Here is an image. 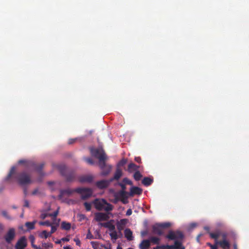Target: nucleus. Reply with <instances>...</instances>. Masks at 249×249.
Here are the masks:
<instances>
[{"label":"nucleus","instance_id":"2","mask_svg":"<svg viewBox=\"0 0 249 249\" xmlns=\"http://www.w3.org/2000/svg\"><path fill=\"white\" fill-rule=\"evenodd\" d=\"M18 163L24 164L25 167L27 169H34L38 172H40L41 171L44 165L43 163H41L38 164L31 160H19L18 161Z\"/></svg>","mask_w":249,"mask_h":249},{"label":"nucleus","instance_id":"19","mask_svg":"<svg viewBox=\"0 0 249 249\" xmlns=\"http://www.w3.org/2000/svg\"><path fill=\"white\" fill-rule=\"evenodd\" d=\"M122 171L120 168H117L113 178H110L111 182L114 180H118L122 176Z\"/></svg>","mask_w":249,"mask_h":249},{"label":"nucleus","instance_id":"43","mask_svg":"<svg viewBox=\"0 0 249 249\" xmlns=\"http://www.w3.org/2000/svg\"><path fill=\"white\" fill-rule=\"evenodd\" d=\"M2 215L8 219H11L10 217L8 215V213L5 211H2L1 212Z\"/></svg>","mask_w":249,"mask_h":249},{"label":"nucleus","instance_id":"46","mask_svg":"<svg viewBox=\"0 0 249 249\" xmlns=\"http://www.w3.org/2000/svg\"><path fill=\"white\" fill-rule=\"evenodd\" d=\"M78 139L77 138H75V139H70L69 140V141H68V143L69 144H73L74 143V142H75L77 141Z\"/></svg>","mask_w":249,"mask_h":249},{"label":"nucleus","instance_id":"15","mask_svg":"<svg viewBox=\"0 0 249 249\" xmlns=\"http://www.w3.org/2000/svg\"><path fill=\"white\" fill-rule=\"evenodd\" d=\"M93 178H94V177L92 175H84V176H81L79 178V181L81 183H84V182L91 183L92 182Z\"/></svg>","mask_w":249,"mask_h":249},{"label":"nucleus","instance_id":"28","mask_svg":"<svg viewBox=\"0 0 249 249\" xmlns=\"http://www.w3.org/2000/svg\"><path fill=\"white\" fill-rule=\"evenodd\" d=\"M36 221L33 222H27L25 223V226L27 228L28 230H32L35 229V225L36 224Z\"/></svg>","mask_w":249,"mask_h":249},{"label":"nucleus","instance_id":"40","mask_svg":"<svg viewBox=\"0 0 249 249\" xmlns=\"http://www.w3.org/2000/svg\"><path fill=\"white\" fill-rule=\"evenodd\" d=\"M50 227H51V230L49 232L51 235L53 233L57 230V227L53 225V224Z\"/></svg>","mask_w":249,"mask_h":249},{"label":"nucleus","instance_id":"9","mask_svg":"<svg viewBox=\"0 0 249 249\" xmlns=\"http://www.w3.org/2000/svg\"><path fill=\"white\" fill-rule=\"evenodd\" d=\"M15 230L14 228H11L9 230L4 236L6 242L10 243L15 237Z\"/></svg>","mask_w":249,"mask_h":249},{"label":"nucleus","instance_id":"24","mask_svg":"<svg viewBox=\"0 0 249 249\" xmlns=\"http://www.w3.org/2000/svg\"><path fill=\"white\" fill-rule=\"evenodd\" d=\"M126 219H123L120 220L119 223H118L117 224V228L119 232L121 233V231H122L124 229V226L125 224Z\"/></svg>","mask_w":249,"mask_h":249},{"label":"nucleus","instance_id":"20","mask_svg":"<svg viewBox=\"0 0 249 249\" xmlns=\"http://www.w3.org/2000/svg\"><path fill=\"white\" fill-rule=\"evenodd\" d=\"M124 234L125 237L127 239V240L132 241L133 239L132 231L130 229H126L124 231Z\"/></svg>","mask_w":249,"mask_h":249},{"label":"nucleus","instance_id":"49","mask_svg":"<svg viewBox=\"0 0 249 249\" xmlns=\"http://www.w3.org/2000/svg\"><path fill=\"white\" fill-rule=\"evenodd\" d=\"M49 216V213H42L40 214V218L42 219H44L47 217Z\"/></svg>","mask_w":249,"mask_h":249},{"label":"nucleus","instance_id":"7","mask_svg":"<svg viewBox=\"0 0 249 249\" xmlns=\"http://www.w3.org/2000/svg\"><path fill=\"white\" fill-rule=\"evenodd\" d=\"M107 160H104L100 163H98L99 166L101 170V175L106 176L108 175L112 169V166L106 163Z\"/></svg>","mask_w":249,"mask_h":249},{"label":"nucleus","instance_id":"11","mask_svg":"<svg viewBox=\"0 0 249 249\" xmlns=\"http://www.w3.org/2000/svg\"><path fill=\"white\" fill-rule=\"evenodd\" d=\"M111 181L108 180H101L96 182V186L100 189H103L107 188L110 183Z\"/></svg>","mask_w":249,"mask_h":249},{"label":"nucleus","instance_id":"39","mask_svg":"<svg viewBox=\"0 0 249 249\" xmlns=\"http://www.w3.org/2000/svg\"><path fill=\"white\" fill-rule=\"evenodd\" d=\"M84 160L86 162L90 165H93L94 163V161L90 158H85Z\"/></svg>","mask_w":249,"mask_h":249},{"label":"nucleus","instance_id":"33","mask_svg":"<svg viewBox=\"0 0 249 249\" xmlns=\"http://www.w3.org/2000/svg\"><path fill=\"white\" fill-rule=\"evenodd\" d=\"M133 177L136 181H139L142 178V175L139 171H137L134 173Z\"/></svg>","mask_w":249,"mask_h":249},{"label":"nucleus","instance_id":"58","mask_svg":"<svg viewBox=\"0 0 249 249\" xmlns=\"http://www.w3.org/2000/svg\"><path fill=\"white\" fill-rule=\"evenodd\" d=\"M34 240L32 241V246L34 249H37L38 247L36 245L33 244Z\"/></svg>","mask_w":249,"mask_h":249},{"label":"nucleus","instance_id":"47","mask_svg":"<svg viewBox=\"0 0 249 249\" xmlns=\"http://www.w3.org/2000/svg\"><path fill=\"white\" fill-rule=\"evenodd\" d=\"M87 238L89 239L94 238L93 236L92 235L89 230L87 234Z\"/></svg>","mask_w":249,"mask_h":249},{"label":"nucleus","instance_id":"42","mask_svg":"<svg viewBox=\"0 0 249 249\" xmlns=\"http://www.w3.org/2000/svg\"><path fill=\"white\" fill-rule=\"evenodd\" d=\"M104 226L105 227H108L110 231H114L115 230V226L114 225H110L109 226H108L107 224L105 223L104 224Z\"/></svg>","mask_w":249,"mask_h":249},{"label":"nucleus","instance_id":"57","mask_svg":"<svg viewBox=\"0 0 249 249\" xmlns=\"http://www.w3.org/2000/svg\"><path fill=\"white\" fill-rule=\"evenodd\" d=\"M34 240L32 241V246L34 249H37L38 247L36 245L33 244Z\"/></svg>","mask_w":249,"mask_h":249},{"label":"nucleus","instance_id":"48","mask_svg":"<svg viewBox=\"0 0 249 249\" xmlns=\"http://www.w3.org/2000/svg\"><path fill=\"white\" fill-rule=\"evenodd\" d=\"M74 241L75 242L76 245L78 246H80L81 242L80 240L78 238H75L73 239Z\"/></svg>","mask_w":249,"mask_h":249},{"label":"nucleus","instance_id":"18","mask_svg":"<svg viewBox=\"0 0 249 249\" xmlns=\"http://www.w3.org/2000/svg\"><path fill=\"white\" fill-rule=\"evenodd\" d=\"M149 240L148 239L143 240L139 244V248L140 249H149L150 247Z\"/></svg>","mask_w":249,"mask_h":249},{"label":"nucleus","instance_id":"6","mask_svg":"<svg viewBox=\"0 0 249 249\" xmlns=\"http://www.w3.org/2000/svg\"><path fill=\"white\" fill-rule=\"evenodd\" d=\"M76 193L81 195L82 199L85 200L90 197L92 190L89 188L79 187L76 188Z\"/></svg>","mask_w":249,"mask_h":249},{"label":"nucleus","instance_id":"16","mask_svg":"<svg viewBox=\"0 0 249 249\" xmlns=\"http://www.w3.org/2000/svg\"><path fill=\"white\" fill-rule=\"evenodd\" d=\"M108 218L107 215L102 213H97L95 214V219L97 221L107 220Z\"/></svg>","mask_w":249,"mask_h":249},{"label":"nucleus","instance_id":"56","mask_svg":"<svg viewBox=\"0 0 249 249\" xmlns=\"http://www.w3.org/2000/svg\"><path fill=\"white\" fill-rule=\"evenodd\" d=\"M80 220H83L86 218V216L84 214H80L79 215Z\"/></svg>","mask_w":249,"mask_h":249},{"label":"nucleus","instance_id":"25","mask_svg":"<svg viewBox=\"0 0 249 249\" xmlns=\"http://www.w3.org/2000/svg\"><path fill=\"white\" fill-rule=\"evenodd\" d=\"M148 240H149V243H153V244L159 245L160 242V239L159 237L155 236L150 237Z\"/></svg>","mask_w":249,"mask_h":249},{"label":"nucleus","instance_id":"62","mask_svg":"<svg viewBox=\"0 0 249 249\" xmlns=\"http://www.w3.org/2000/svg\"><path fill=\"white\" fill-rule=\"evenodd\" d=\"M64 249H71V248L69 246L64 247Z\"/></svg>","mask_w":249,"mask_h":249},{"label":"nucleus","instance_id":"53","mask_svg":"<svg viewBox=\"0 0 249 249\" xmlns=\"http://www.w3.org/2000/svg\"><path fill=\"white\" fill-rule=\"evenodd\" d=\"M132 213V211L131 209H129L127 210L126 215L127 216L130 215Z\"/></svg>","mask_w":249,"mask_h":249},{"label":"nucleus","instance_id":"29","mask_svg":"<svg viewBox=\"0 0 249 249\" xmlns=\"http://www.w3.org/2000/svg\"><path fill=\"white\" fill-rule=\"evenodd\" d=\"M16 172V167L15 166H13L11 169L10 171L5 178L6 180H9V179L11 178V177Z\"/></svg>","mask_w":249,"mask_h":249},{"label":"nucleus","instance_id":"44","mask_svg":"<svg viewBox=\"0 0 249 249\" xmlns=\"http://www.w3.org/2000/svg\"><path fill=\"white\" fill-rule=\"evenodd\" d=\"M119 185L121 187V191H125L126 185L125 184H124L123 182H120L119 183Z\"/></svg>","mask_w":249,"mask_h":249},{"label":"nucleus","instance_id":"34","mask_svg":"<svg viewBox=\"0 0 249 249\" xmlns=\"http://www.w3.org/2000/svg\"><path fill=\"white\" fill-rule=\"evenodd\" d=\"M109 235L112 240H116L118 238L119 236L117 234L116 231H114L112 232L109 233Z\"/></svg>","mask_w":249,"mask_h":249},{"label":"nucleus","instance_id":"45","mask_svg":"<svg viewBox=\"0 0 249 249\" xmlns=\"http://www.w3.org/2000/svg\"><path fill=\"white\" fill-rule=\"evenodd\" d=\"M207 245L211 248V249H213V248H216V249H217V244H216V242H215V244H214V245H212V244H211L210 243H207Z\"/></svg>","mask_w":249,"mask_h":249},{"label":"nucleus","instance_id":"27","mask_svg":"<svg viewBox=\"0 0 249 249\" xmlns=\"http://www.w3.org/2000/svg\"><path fill=\"white\" fill-rule=\"evenodd\" d=\"M220 232L217 231L216 232H209L210 236L211 238L214 239L215 240V242L217 241L218 238L220 236Z\"/></svg>","mask_w":249,"mask_h":249},{"label":"nucleus","instance_id":"26","mask_svg":"<svg viewBox=\"0 0 249 249\" xmlns=\"http://www.w3.org/2000/svg\"><path fill=\"white\" fill-rule=\"evenodd\" d=\"M128 196H129V193L126 191H121L120 192V196L122 199V201L124 203H125L126 202L124 201V199H126L128 198Z\"/></svg>","mask_w":249,"mask_h":249},{"label":"nucleus","instance_id":"36","mask_svg":"<svg viewBox=\"0 0 249 249\" xmlns=\"http://www.w3.org/2000/svg\"><path fill=\"white\" fill-rule=\"evenodd\" d=\"M122 182L124 184H125V185H126V184L130 185H133V183H132V181L130 180V179H129L127 178H124L123 179Z\"/></svg>","mask_w":249,"mask_h":249},{"label":"nucleus","instance_id":"23","mask_svg":"<svg viewBox=\"0 0 249 249\" xmlns=\"http://www.w3.org/2000/svg\"><path fill=\"white\" fill-rule=\"evenodd\" d=\"M61 228L62 230H64L66 231H69L71 228V224L69 222H67L66 221H63L61 224Z\"/></svg>","mask_w":249,"mask_h":249},{"label":"nucleus","instance_id":"17","mask_svg":"<svg viewBox=\"0 0 249 249\" xmlns=\"http://www.w3.org/2000/svg\"><path fill=\"white\" fill-rule=\"evenodd\" d=\"M216 244H219L223 249H229L230 247V244L227 240L216 241Z\"/></svg>","mask_w":249,"mask_h":249},{"label":"nucleus","instance_id":"64","mask_svg":"<svg viewBox=\"0 0 249 249\" xmlns=\"http://www.w3.org/2000/svg\"><path fill=\"white\" fill-rule=\"evenodd\" d=\"M160 249V246H157L156 247L154 248V249Z\"/></svg>","mask_w":249,"mask_h":249},{"label":"nucleus","instance_id":"31","mask_svg":"<svg viewBox=\"0 0 249 249\" xmlns=\"http://www.w3.org/2000/svg\"><path fill=\"white\" fill-rule=\"evenodd\" d=\"M112 209V205L106 201V204H105V205H104V208H103V210H104L105 211L108 212L111 211Z\"/></svg>","mask_w":249,"mask_h":249},{"label":"nucleus","instance_id":"1","mask_svg":"<svg viewBox=\"0 0 249 249\" xmlns=\"http://www.w3.org/2000/svg\"><path fill=\"white\" fill-rule=\"evenodd\" d=\"M184 236L182 232L179 231H170L165 236L169 240H174V245L160 246V249H185L182 246V240Z\"/></svg>","mask_w":249,"mask_h":249},{"label":"nucleus","instance_id":"55","mask_svg":"<svg viewBox=\"0 0 249 249\" xmlns=\"http://www.w3.org/2000/svg\"><path fill=\"white\" fill-rule=\"evenodd\" d=\"M24 206L26 207H29V203L27 200H24Z\"/></svg>","mask_w":249,"mask_h":249},{"label":"nucleus","instance_id":"41","mask_svg":"<svg viewBox=\"0 0 249 249\" xmlns=\"http://www.w3.org/2000/svg\"><path fill=\"white\" fill-rule=\"evenodd\" d=\"M85 208L87 211H89L91 210V204L88 202H85L84 204Z\"/></svg>","mask_w":249,"mask_h":249},{"label":"nucleus","instance_id":"22","mask_svg":"<svg viewBox=\"0 0 249 249\" xmlns=\"http://www.w3.org/2000/svg\"><path fill=\"white\" fill-rule=\"evenodd\" d=\"M153 181V179L148 177H145L142 179V184L144 185V186H148L152 183Z\"/></svg>","mask_w":249,"mask_h":249},{"label":"nucleus","instance_id":"21","mask_svg":"<svg viewBox=\"0 0 249 249\" xmlns=\"http://www.w3.org/2000/svg\"><path fill=\"white\" fill-rule=\"evenodd\" d=\"M140 166L136 165L134 163H130L128 165V171L129 172L133 171H137Z\"/></svg>","mask_w":249,"mask_h":249},{"label":"nucleus","instance_id":"51","mask_svg":"<svg viewBox=\"0 0 249 249\" xmlns=\"http://www.w3.org/2000/svg\"><path fill=\"white\" fill-rule=\"evenodd\" d=\"M220 236H222L223 240H227V234L225 232L220 233Z\"/></svg>","mask_w":249,"mask_h":249},{"label":"nucleus","instance_id":"54","mask_svg":"<svg viewBox=\"0 0 249 249\" xmlns=\"http://www.w3.org/2000/svg\"><path fill=\"white\" fill-rule=\"evenodd\" d=\"M135 160L138 163H141V158L140 157H135Z\"/></svg>","mask_w":249,"mask_h":249},{"label":"nucleus","instance_id":"32","mask_svg":"<svg viewBox=\"0 0 249 249\" xmlns=\"http://www.w3.org/2000/svg\"><path fill=\"white\" fill-rule=\"evenodd\" d=\"M41 238H44L45 239L47 238L48 237L51 236V234L50 232H47V231H43L39 235Z\"/></svg>","mask_w":249,"mask_h":249},{"label":"nucleus","instance_id":"13","mask_svg":"<svg viewBox=\"0 0 249 249\" xmlns=\"http://www.w3.org/2000/svg\"><path fill=\"white\" fill-rule=\"evenodd\" d=\"M106 203V200L103 199L102 200L95 199L94 201V204L95 208L101 211L104 208V205Z\"/></svg>","mask_w":249,"mask_h":249},{"label":"nucleus","instance_id":"8","mask_svg":"<svg viewBox=\"0 0 249 249\" xmlns=\"http://www.w3.org/2000/svg\"><path fill=\"white\" fill-rule=\"evenodd\" d=\"M75 190L76 188L74 189L67 188L60 190L59 195L58 196V199L62 202H66L67 199L64 198L65 196H71L73 193L75 192L76 193V191Z\"/></svg>","mask_w":249,"mask_h":249},{"label":"nucleus","instance_id":"35","mask_svg":"<svg viewBox=\"0 0 249 249\" xmlns=\"http://www.w3.org/2000/svg\"><path fill=\"white\" fill-rule=\"evenodd\" d=\"M42 247L43 249H47L48 248H53V245L51 243H42Z\"/></svg>","mask_w":249,"mask_h":249},{"label":"nucleus","instance_id":"50","mask_svg":"<svg viewBox=\"0 0 249 249\" xmlns=\"http://www.w3.org/2000/svg\"><path fill=\"white\" fill-rule=\"evenodd\" d=\"M126 163V160L125 159L122 160L119 163L120 165L123 166Z\"/></svg>","mask_w":249,"mask_h":249},{"label":"nucleus","instance_id":"5","mask_svg":"<svg viewBox=\"0 0 249 249\" xmlns=\"http://www.w3.org/2000/svg\"><path fill=\"white\" fill-rule=\"evenodd\" d=\"M16 178L21 185L29 184L32 182L30 175L25 171L17 174Z\"/></svg>","mask_w":249,"mask_h":249},{"label":"nucleus","instance_id":"52","mask_svg":"<svg viewBox=\"0 0 249 249\" xmlns=\"http://www.w3.org/2000/svg\"><path fill=\"white\" fill-rule=\"evenodd\" d=\"M55 223H53H53H52L53 225L58 227L59 225V222L60 221V219H57L56 221H54Z\"/></svg>","mask_w":249,"mask_h":249},{"label":"nucleus","instance_id":"60","mask_svg":"<svg viewBox=\"0 0 249 249\" xmlns=\"http://www.w3.org/2000/svg\"><path fill=\"white\" fill-rule=\"evenodd\" d=\"M62 240L65 242H68L70 240V239L69 237H64L62 239Z\"/></svg>","mask_w":249,"mask_h":249},{"label":"nucleus","instance_id":"61","mask_svg":"<svg viewBox=\"0 0 249 249\" xmlns=\"http://www.w3.org/2000/svg\"><path fill=\"white\" fill-rule=\"evenodd\" d=\"M38 192V189H36L35 190H34L32 193V194L33 195H35L37 194V193Z\"/></svg>","mask_w":249,"mask_h":249},{"label":"nucleus","instance_id":"59","mask_svg":"<svg viewBox=\"0 0 249 249\" xmlns=\"http://www.w3.org/2000/svg\"><path fill=\"white\" fill-rule=\"evenodd\" d=\"M147 234V231H142L141 232V235L142 236H144L146 235Z\"/></svg>","mask_w":249,"mask_h":249},{"label":"nucleus","instance_id":"37","mask_svg":"<svg viewBox=\"0 0 249 249\" xmlns=\"http://www.w3.org/2000/svg\"><path fill=\"white\" fill-rule=\"evenodd\" d=\"M162 228V230L165 228H167L170 227L171 225V223L169 222H165L163 223H159Z\"/></svg>","mask_w":249,"mask_h":249},{"label":"nucleus","instance_id":"12","mask_svg":"<svg viewBox=\"0 0 249 249\" xmlns=\"http://www.w3.org/2000/svg\"><path fill=\"white\" fill-rule=\"evenodd\" d=\"M152 232L158 235H162L163 230L159 223H157L152 226Z\"/></svg>","mask_w":249,"mask_h":249},{"label":"nucleus","instance_id":"38","mask_svg":"<svg viewBox=\"0 0 249 249\" xmlns=\"http://www.w3.org/2000/svg\"><path fill=\"white\" fill-rule=\"evenodd\" d=\"M39 224L40 225H42V226H47L48 227H50L52 225V223L47 220V221H45L40 222L39 223Z\"/></svg>","mask_w":249,"mask_h":249},{"label":"nucleus","instance_id":"63","mask_svg":"<svg viewBox=\"0 0 249 249\" xmlns=\"http://www.w3.org/2000/svg\"><path fill=\"white\" fill-rule=\"evenodd\" d=\"M204 229L207 231H209V228L208 227H205Z\"/></svg>","mask_w":249,"mask_h":249},{"label":"nucleus","instance_id":"10","mask_svg":"<svg viewBox=\"0 0 249 249\" xmlns=\"http://www.w3.org/2000/svg\"><path fill=\"white\" fill-rule=\"evenodd\" d=\"M27 246L26 239L24 236L21 237L15 245L16 249H24Z\"/></svg>","mask_w":249,"mask_h":249},{"label":"nucleus","instance_id":"30","mask_svg":"<svg viewBox=\"0 0 249 249\" xmlns=\"http://www.w3.org/2000/svg\"><path fill=\"white\" fill-rule=\"evenodd\" d=\"M59 212V208L57 209L56 211L54 212L53 213H49V217H53V223H55L54 221H56L57 218L56 216H57Z\"/></svg>","mask_w":249,"mask_h":249},{"label":"nucleus","instance_id":"4","mask_svg":"<svg viewBox=\"0 0 249 249\" xmlns=\"http://www.w3.org/2000/svg\"><path fill=\"white\" fill-rule=\"evenodd\" d=\"M91 155L99 160L98 163L107 160V157L102 148H90Z\"/></svg>","mask_w":249,"mask_h":249},{"label":"nucleus","instance_id":"14","mask_svg":"<svg viewBox=\"0 0 249 249\" xmlns=\"http://www.w3.org/2000/svg\"><path fill=\"white\" fill-rule=\"evenodd\" d=\"M142 190L141 188L136 187V186H132L131 187L130 192L129 193V196H133L135 195H140L142 194Z\"/></svg>","mask_w":249,"mask_h":249},{"label":"nucleus","instance_id":"3","mask_svg":"<svg viewBox=\"0 0 249 249\" xmlns=\"http://www.w3.org/2000/svg\"><path fill=\"white\" fill-rule=\"evenodd\" d=\"M57 169L60 174L65 177L67 181H72L75 178V174L73 172L69 171L67 167L63 164L57 165Z\"/></svg>","mask_w":249,"mask_h":249}]
</instances>
